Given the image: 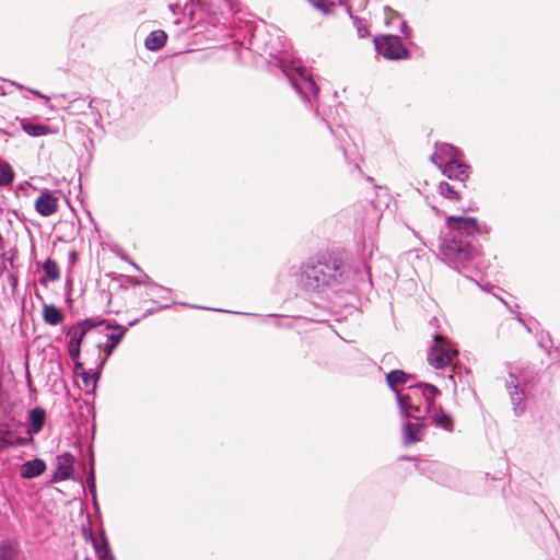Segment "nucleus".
<instances>
[{
  "label": "nucleus",
  "instance_id": "obj_1",
  "mask_svg": "<svg viewBox=\"0 0 560 560\" xmlns=\"http://www.w3.org/2000/svg\"><path fill=\"white\" fill-rule=\"evenodd\" d=\"M448 233L440 238L439 250L443 261L454 270L471 278L480 271V249L475 244L481 234L478 220L472 217L450 215L446 218Z\"/></svg>",
  "mask_w": 560,
  "mask_h": 560
},
{
  "label": "nucleus",
  "instance_id": "obj_2",
  "mask_svg": "<svg viewBox=\"0 0 560 560\" xmlns=\"http://www.w3.org/2000/svg\"><path fill=\"white\" fill-rule=\"evenodd\" d=\"M350 268L340 253L320 254L301 264L298 283L306 292H324L345 284Z\"/></svg>",
  "mask_w": 560,
  "mask_h": 560
},
{
  "label": "nucleus",
  "instance_id": "obj_3",
  "mask_svg": "<svg viewBox=\"0 0 560 560\" xmlns=\"http://www.w3.org/2000/svg\"><path fill=\"white\" fill-rule=\"evenodd\" d=\"M269 55L275 60L273 65L280 68L296 93L312 106L313 100L318 97L319 90L306 69L295 61H289L285 49L270 51Z\"/></svg>",
  "mask_w": 560,
  "mask_h": 560
},
{
  "label": "nucleus",
  "instance_id": "obj_4",
  "mask_svg": "<svg viewBox=\"0 0 560 560\" xmlns=\"http://www.w3.org/2000/svg\"><path fill=\"white\" fill-rule=\"evenodd\" d=\"M506 371L505 388L512 404L513 412L516 417H520L526 410L525 386L527 378L522 369L511 363L506 364Z\"/></svg>",
  "mask_w": 560,
  "mask_h": 560
},
{
  "label": "nucleus",
  "instance_id": "obj_5",
  "mask_svg": "<svg viewBox=\"0 0 560 560\" xmlns=\"http://www.w3.org/2000/svg\"><path fill=\"white\" fill-rule=\"evenodd\" d=\"M458 354L454 345L442 335L434 336V343L428 353V361L434 369H442L452 363Z\"/></svg>",
  "mask_w": 560,
  "mask_h": 560
},
{
  "label": "nucleus",
  "instance_id": "obj_6",
  "mask_svg": "<svg viewBox=\"0 0 560 560\" xmlns=\"http://www.w3.org/2000/svg\"><path fill=\"white\" fill-rule=\"evenodd\" d=\"M375 50L388 60H400L409 56L408 49L396 35H383L373 39Z\"/></svg>",
  "mask_w": 560,
  "mask_h": 560
},
{
  "label": "nucleus",
  "instance_id": "obj_7",
  "mask_svg": "<svg viewBox=\"0 0 560 560\" xmlns=\"http://www.w3.org/2000/svg\"><path fill=\"white\" fill-rule=\"evenodd\" d=\"M415 422L406 420L402 424V442L411 445L421 441L422 433L427 428L423 416H413Z\"/></svg>",
  "mask_w": 560,
  "mask_h": 560
},
{
  "label": "nucleus",
  "instance_id": "obj_8",
  "mask_svg": "<svg viewBox=\"0 0 560 560\" xmlns=\"http://www.w3.org/2000/svg\"><path fill=\"white\" fill-rule=\"evenodd\" d=\"M409 389L416 397L422 396L425 401V412L429 413L436 409L435 398L440 395V389L429 383L420 382L415 385H409Z\"/></svg>",
  "mask_w": 560,
  "mask_h": 560
},
{
  "label": "nucleus",
  "instance_id": "obj_9",
  "mask_svg": "<svg viewBox=\"0 0 560 560\" xmlns=\"http://www.w3.org/2000/svg\"><path fill=\"white\" fill-rule=\"evenodd\" d=\"M409 389L416 397L422 396L425 401V412L429 413L436 409L435 398L440 395V389L429 383L420 382L415 385H409Z\"/></svg>",
  "mask_w": 560,
  "mask_h": 560
},
{
  "label": "nucleus",
  "instance_id": "obj_10",
  "mask_svg": "<svg viewBox=\"0 0 560 560\" xmlns=\"http://www.w3.org/2000/svg\"><path fill=\"white\" fill-rule=\"evenodd\" d=\"M441 170L447 178L452 180H459L460 183H464L466 179H468L470 174V166L460 162L459 159L456 161H445Z\"/></svg>",
  "mask_w": 560,
  "mask_h": 560
},
{
  "label": "nucleus",
  "instance_id": "obj_11",
  "mask_svg": "<svg viewBox=\"0 0 560 560\" xmlns=\"http://www.w3.org/2000/svg\"><path fill=\"white\" fill-rule=\"evenodd\" d=\"M416 396L410 390L408 394H397V404L400 411V417L404 420H408L409 418H413V416H421L420 405L416 400Z\"/></svg>",
  "mask_w": 560,
  "mask_h": 560
},
{
  "label": "nucleus",
  "instance_id": "obj_12",
  "mask_svg": "<svg viewBox=\"0 0 560 560\" xmlns=\"http://www.w3.org/2000/svg\"><path fill=\"white\" fill-rule=\"evenodd\" d=\"M460 155L459 150L448 143H436L435 151L430 156L431 162H433L440 168L444 165L445 161L458 160Z\"/></svg>",
  "mask_w": 560,
  "mask_h": 560
},
{
  "label": "nucleus",
  "instance_id": "obj_13",
  "mask_svg": "<svg viewBox=\"0 0 560 560\" xmlns=\"http://www.w3.org/2000/svg\"><path fill=\"white\" fill-rule=\"evenodd\" d=\"M75 458L72 454L66 452L57 457V468L52 481L67 480L72 477L74 471Z\"/></svg>",
  "mask_w": 560,
  "mask_h": 560
},
{
  "label": "nucleus",
  "instance_id": "obj_14",
  "mask_svg": "<svg viewBox=\"0 0 560 560\" xmlns=\"http://www.w3.org/2000/svg\"><path fill=\"white\" fill-rule=\"evenodd\" d=\"M36 211L43 217H49L58 210V199L49 190L43 191L35 201Z\"/></svg>",
  "mask_w": 560,
  "mask_h": 560
},
{
  "label": "nucleus",
  "instance_id": "obj_15",
  "mask_svg": "<svg viewBox=\"0 0 560 560\" xmlns=\"http://www.w3.org/2000/svg\"><path fill=\"white\" fill-rule=\"evenodd\" d=\"M31 441V438H21L15 435L5 423H0V450L11 446H24Z\"/></svg>",
  "mask_w": 560,
  "mask_h": 560
},
{
  "label": "nucleus",
  "instance_id": "obj_16",
  "mask_svg": "<svg viewBox=\"0 0 560 560\" xmlns=\"http://www.w3.org/2000/svg\"><path fill=\"white\" fill-rule=\"evenodd\" d=\"M418 469L432 479V476L440 474H451L453 477L457 476L455 468L448 467L439 462L423 460L417 465Z\"/></svg>",
  "mask_w": 560,
  "mask_h": 560
},
{
  "label": "nucleus",
  "instance_id": "obj_17",
  "mask_svg": "<svg viewBox=\"0 0 560 560\" xmlns=\"http://www.w3.org/2000/svg\"><path fill=\"white\" fill-rule=\"evenodd\" d=\"M28 428L26 429V433L32 439L33 434H38L44 427L46 420V411L42 407H35L28 412Z\"/></svg>",
  "mask_w": 560,
  "mask_h": 560
},
{
  "label": "nucleus",
  "instance_id": "obj_18",
  "mask_svg": "<svg viewBox=\"0 0 560 560\" xmlns=\"http://www.w3.org/2000/svg\"><path fill=\"white\" fill-rule=\"evenodd\" d=\"M415 376L407 374L402 370H393L386 374V383L388 387L397 395L399 385H413Z\"/></svg>",
  "mask_w": 560,
  "mask_h": 560
},
{
  "label": "nucleus",
  "instance_id": "obj_19",
  "mask_svg": "<svg viewBox=\"0 0 560 560\" xmlns=\"http://www.w3.org/2000/svg\"><path fill=\"white\" fill-rule=\"evenodd\" d=\"M89 538L93 545L98 560H115L104 532H102L100 538H97L90 530Z\"/></svg>",
  "mask_w": 560,
  "mask_h": 560
},
{
  "label": "nucleus",
  "instance_id": "obj_20",
  "mask_svg": "<svg viewBox=\"0 0 560 560\" xmlns=\"http://www.w3.org/2000/svg\"><path fill=\"white\" fill-rule=\"evenodd\" d=\"M46 470V464L40 458L26 460L22 464L20 476L23 479H33L40 476Z\"/></svg>",
  "mask_w": 560,
  "mask_h": 560
},
{
  "label": "nucleus",
  "instance_id": "obj_21",
  "mask_svg": "<svg viewBox=\"0 0 560 560\" xmlns=\"http://www.w3.org/2000/svg\"><path fill=\"white\" fill-rule=\"evenodd\" d=\"M430 413L431 423L436 428L443 429L447 432H453L454 430V421L450 413H446L441 406L439 408L432 410Z\"/></svg>",
  "mask_w": 560,
  "mask_h": 560
},
{
  "label": "nucleus",
  "instance_id": "obj_22",
  "mask_svg": "<svg viewBox=\"0 0 560 560\" xmlns=\"http://www.w3.org/2000/svg\"><path fill=\"white\" fill-rule=\"evenodd\" d=\"M167 39V34L163 30L152 31L144 40V46L151 51L161 49Z\"/></svg>",
  "mask_w": 560,
  "mask_h": 560
},
{
  "label": "nucleus",
  "instance_id": "obj_23",
  "mask_svg": "<svg viewBox=\"0 0 560 560\" xmlns=\"http://www.w3.org/2000/svg\"><path fill=\"white\" fill-rule=\"evenodd\" d=\"M43 317L44 320L51 326H57L63 320L62 312L54 304L44 306Z\"/></svg>",
  "mask_w": 560,
  "mask_h": 560
},
{
  "label": "nucleus",
  "instance_id": "obj_24",
  "mask_svg": "<svg viewBox=\"0 0 560 560\" xmlns=\"http://www.w3.org/2000/svg\"><path fill=\"white\" fill-rule=\"evenodd\" d=\"M18 556V542L13 540H3L0 544V560H16Z\"/></svg>",
  "mask_w": 560,
  "mask_h": 560
},
{
  "label": "nucleus",
  "instance_id": "obj_25",
  "mask_svg": "<svg viewBox=\"0 0 560 560\" xmlns=\"http://www.w3.org/2000/svg\"><path fill=\"white\" fill-rule=\"evenodd\" d=\"M106 329L115 330L114 332L107 335V341L109 343H113L115 347H117L120 343V341L122 340V338L125 337V335L128 330V327H125L119 324H113L110 322V323H107Z\"/></svg>",
  "mask_w": 560,
  "mask_h": 560
},
{
  "label": "nucleus",
  "instance_id": "obj_26",
  "mask_svg": "<svg viewBox=\"0 0 560 560\" xmlns=\"http://www.w3.org/2000/svg\"><path fill=\"white\" fill-rule=\"evenodd\" d=\"M86 334L88 329L83 328L81 324L75 323L67 330V335L70 337L69 343L81 346Z\"/></svg>",
  "mask_w": 560,
  "mask_h": 560
},
{
  "label": "nucleus",
  "instance_id": "obj_27",
  "mask_svg": "<svg viewBox=\"0 0 560 560\" xmlns=\"http://www.w3.org/2000/svg\"><path fill=\"white\" fill-rule=\"evenodd\" d=\"M22 129L31 137H42L50 132V128L43 124H32L22 121Z\"/></svg>",
  "mask_w": 560,
  "mask_h": 560
},
{
  "label": "nucleus",
  "instance_id": "obj_28",
  "mask_svg": "<svg viewBox=\"0 0 560 560\" xmlns=\"http://www.w3.org/2000/svg\"><path fill=\"white\" fill-rule=\"evenodd\" d=\"M82 381L86 387H92V392L95 390L98 378L101 377L100 369H91L80 373Z\"/></svg>",
  "mask_w": 560,
  "mask_h": 560
},
{
  "label": "nucleus",
  "instance_id": "obj_29",
  "mask_svg": "<svg viewBox=\"0 0 560 560\" xmlns=\"http://www.w3.org/2000/svg\"><path fill=\"white\" fill-rule=\"evenodd\" d=\"M438 189L440 195L448 200L457 201L460 199L459 192L453 185L448 184L447 182H441Z\"/></svg>",
  "mask_w": 560,
  "mask_h": 560
},
{
  "label": "nucleus",
  "instance_id": "obj_30",
  "mask_svg": "<svg viewBox=\"0 0 560 560\" xmlns=\"http://www.w3.org/2000/svg\"><path fill=\"white\" fill-rule=\"evenodd\" d=\"M43 269L45 275L50 281H57L60 278V271L57 262L51 259L47 258L43 264Z\"/></svg>",
  "mask_w": 560,
  "mask_h": 560
},
{
  "label": "nucleus",
  "instance_id": "obj_31",
  "mask_svg": "<svg viewBox=\"0 0 560 560\" xmlns=\"http://www.w3.org/2000/svg\"><path fill=\"white\" fill-rule=\"evenodd\" d=\"M348 13L350 15V19L352 20L353 26L357 30L358 36L360 38H365V37L370 36V31H369L366 22L364 20L360 19L359 16L353 15L349 8H348Z\"/></svg>",
  "mask_w": 560,
  "mask_h": 560
},
{
  "label": "nucleus",
  "instance_id": "obj_32",
  "mask_svg": "<svg viewBox=\"0 0 560 560\" xmlns=\"http://www.w3.org/2000/svg\"><path fill=\"white\" fill-rule=\"evenodd\" d=\"M14 179V172L9 164L0 165V187L10 185Z\"/></svg>",
  "mask_w": 560,
  "mask_h": 560
},
{
  "label": "nucleus",
  "instance_id": "obj_33",
  "mask_svg": "<svg viewBox=\"0 0 560 560\" xmlns=\"http://www.w3.org/2000/svg\"><path fill=\"white\" fill-rule=\"evenodd\" d=\"M78 323L81 324V326L83 328L88 329V331H89L90 329H93L95 327L103 326V325L105 326V328H107V323H110V322L103 317H94V318H85Z\"/></svg>",
  "mask_w": 560,
  "mask_h": 560
},
{
  "label": "nucleus",
  "instance_id": "obj_34",
  "mask_svg": "<svg viewBox=\"0 0 560 560\" xmlns=\"http://www.w3.org/2000/svg\"><path fill=\"white\" fill-rule=\"evenodd\" d=\"M459 474L457 472L456 477H453L451 474H440L432 476V480L438 483L444 485L446 487H456V481L458 479Z\"/></svg>",
  "mask_w": 560,
  "mask_h": 560
},
{
  "label": "nucleus",
  "instance_id": "obj_35",
  "mask_svg": "<svg viewBox=\"0 0 560 560\" xmlns=\"http://www.w3.org/2000/svg\"><path fill=\"white\" fill-rule=\"evenodd\" d=\"M86 485H88L91 495L93 497L94 501H96V485H95V475H94V468H93V458H91L90 469L86 475Z\"/></svg>",
  "mask_w": 560,
  "mask_h": 560
},
{
  "label": "nucleus",
  "instance_id": "obj_36",
  "mask_svg": "<svg viewBox=\"0 0 560 560\" xmlns=\"http://www.w3.org/2000/svg\"><path fill=\"white\" fill-rule=\"evenodd\" d=\"M143 283H147V284L151 285L150 291L148 292V295L156 294L158 291H163V292H166V293L171 292V290L167 289V288H164V287H162L160 284H156V283H152L149 276H145V279H144Z\"/></svg>",
  "mask_w": 560,
  "mask_h": 560
},
{
  "label": "nucleus",
  "instance_id": "obj_37",
  "mask_svg": "<svg viewBox=\"0 0 560 560\" xmlns=\"http://www.w3.org/2000/svg\"><path fill=\"white\" fill-rule=\"evenodd\" d=\"M68 352L72 361H78L81 354V346L68 343Z\"/></svg>",
  "mask_w": 560,
  "mask_h": 560
},
{
  "label": "nucleus",
  "instance_id": "obj_38",
  "mask_svg": "<svg viewBox=\"0 0 560 560\" xmlns=\"http://www.w3.org/2000/svg\"><path fill=\"white\" fill-rule=\"evenodd\" d=\"M315 8L328 13L327 8L325 7L324 0H308Z\"/></svg>",
  "mask_w": 560,
  "mask_h": 560
},
{
  "label": "nucleus",
  "instance_id": "obj_39",
  "mask_svg": "<svg viewBox=\"0 0 560 560\" xmlns=\"http://www.w3.org/2000/svg\"><path fill=\"white\" fill-rule=\"evenodd\" d=\"M170 306H171V304H165V305H161V306H159V307H156V308H150V310H147V311L143 313V315L141 316V318H145V317H148L149 315H151V314L155 313L156 311L164 310V308H167V307H170Z\"/></svg>",
  "mask_w": 560,
  "mask_h": 560
},
{
  "label": "nucleus",
  "instance_id": "obj_40",
  "mask_svg": "<svg viewBox=\"0 0 560 560\" xmlns=\"http://www.w3.org/2000/svg\"><path fill=\"white\" fill-rule=\"evenodd\" d=\"M28 91H30L32 94H34L35 96H37V97H39V98L44 100L45 104H47V105L49 104V102H50L49 97H48V96H46V95H44L42 92H39V91H37V90H32V89H30Z\"/></svg>",
  "mask_w": 560,
  "mask_h": 560
},
{
  "label": "nucleus",
  "instance_id": "obj_41",
  "mask_svg": "<svg viewBox=\"0 0 560 560\" xmlns=\"http://www.w3.org/2000/svg\"><path fill=\"white\" fill-rule=\"evenodd\" d=\"M400 31H401V33H402L405 36H407V37H409V36H410L411 31H410V28L408 27V25H407L406 21H404V20H401V21H400Z\"/></svg>",
  "mask_w": 560,
  "mask_h": 560
},
{
  "label": "nucleus",
  "instance_id": "obj_42",
  "mask_svg": "<svg viewBox=\"0 0 560 560\" xmlns=\"http://www.w3.org/2000/svg\"><path fill=\"white\" fill-rule=\"evenodd\" d=\"M73 362V365H74V372L77 374H80L81 372H84L86 371L84 368H83V363L80 361V359L78 361H72Z\"/></svg>",
  "mask_w": 560,
  "mask_h": 560
},
{
  "label": "nucleus",
  "instance_id": "obj_43",
  "mask_svg": "<svg viewBox=\"0 0 560 560\" xmlns=\"http://www.w3.org/2000/svg\"><path fill=\"white\" fill-rule=\"evenodd\" d=\"M116 349V347L113 343H109L108 341L104 346V352L106 357L108 358L113 351Z\"/></svg>",
  "mask_w": 560,
  "mask_h": 560
},
{
  "label": "nucleus",
  "instance_id": "obj_44",
  "mask_svg": "<svg viewBox=\"0 0 560 560\" xmlns=\"http://www.w3.org/2000/svg\"><path fill=\"white\" fill-rule=\"evenodd\" d=\"M384 11H385V15L387 19H393L394 16H399V14L394 11L393 9H390L389 7H385L384 8Z\"/></svg>",
  "mask_w": 560,
  "mask_h": 560
},
{
  "label": "nucleus",
  "instance_id": "obj_45",
  "mask_svg": "<svg viewBox=\"0 0 560 560\" xmlns=\"http://www.w3.org/2000/svg\"><path fill=\"white\" fill-rule=\"evenodd\" d=\"M265 318H276L275 326H277V327H281L282 326V324L278 319L277 315L270 314V315H267Z\"/></svg>",
  "mask_w": 560,
  "mask_h": 560
},
{
  "label": "nucleus",
  "instance_id": "obj_46",
  "mask_svg": "<svg viewBox=\"0 0 560 560\" xmlns=\"http://www.w3.org/2000/svg\"><path fill=\"white\" fill-rule=\"evenodd\" d=\"M10 278H11V285H12V287H13V289H14V288L16 287V284H18V279H16V277H14V276H11Z\"/></svg>",
  "mask_w": 560,
  "mask_h": 560
},
{
  "label": "nucleus",
  "instance_id": "obj_47",
  "mask_svg": "<svg viewBox=\"0 0 560 560\" xmlns=\"http://www.w3.org/2000/svg\"><path fill=\"white\" fill-rule=\"evenodd\" d=\"M373 231H374V223L372 222V224H371V232H373ZM369 237L371 240V247H373L374 244H373L372 233L369 234Z\"/></svg>",
  "mask_w": 560,
  "mask_h": 560
},
{
  "label": "nucleus",
  "instance_id": "obj_48",
  "mask_svg": "<svg viewBox=\"0 0 560 560\" xmlns=\"http://www.w3.org/2000/svg\"><path fill=\"white\" fill-rule=\"evenodd\" d=\"M140 319H141V318H136V319L131 320V322L128 324V327H132V326H135L137 323H139V322H140Z\"/></svg>",
  "mask_w": 560,
  "mask_h": 560
},
{
  "label": "nucleus",
  "instance_id": "obj_49",
  "mask_svg": "<svg viewBox=\"0 0 560 560\" xmlns=\"http://www.w3.org/2000/svg\"><path fill=\"white\" fill-rule=\"evenodd\" d=\"M167 294L166 292H163V291H158V293L155 295L162 298V299H166V295Z\"/></svg>",
  "mask_w": 560,
  "mask_h": 560
},
{
  "label": "nucleus",
  "instance_id": "obj_50",
  "mask_svg": "<svg viewBox=\"0 0 560 560\" xmlns=\"http://www.w3.org/2000/svg\"><path fill=\"white\" fill-rule=\"evenodd\" d=\"M243 315H246V316H258L257 314H254V313H242Z\"/></svg>",
  "mask_w": 560,
  "mask_h": 560
},
{
  "label": "nucleus",
  "instance_id": "obj_51",
  "mask_svg": "<svg viewBox=\"0 0 560 560\" xmlns=\"http://www.w3.org/2000/svg\"><path fill=\"white\" fill-rule=\"evenodd\" d=\"M517 319H518V322H520V323H522V324L525 326L524 320H523L520 316H518V318H517Z\"/></svg>",
  "mask_w": 560,
  "mask_h": 560
},
{
  "label": "nucleus",
  "instance_id": "obj_52",
  "mask_svg": "<svg viewBox=\"0 0 560 560\" xmlns=\"http://www.w3.org/2000/svg\"><path fill=\"white\" fill-rule=\"evenodd\" d=\"M132 266L136 268V269H140L138 265H136L135 262H132Z\"/></svg>",
  "mask_w": 560,
  "mask_h": 560
},
{
  "label": "nucleus",
  "instance_id": "obj_53",
  "mask_svg": "<svg viewBox=\"0 0 560 560\" xmlns=\"http://www.w3.org/2000/svg\"><path fill=\"white\" fill-rule=\"evenodd\" d=\"M16 86H18L19 89H24V86H23V85H21V84H16Z\"/></svg>",
  "mask_w": 560,
  "mask_h": 560
},
{
  "label": "nucleus",
  "instance_id": "obj_54",
  "mask_svg": "<svg viewBox=\"0 0 560 560\" xmlns=\"http://www.w3.org/2000/svg\"><path fill=\"white\" fill-rule=\"evenodd\" d=\"M432 210L435 211L436 213L439 212V210L435 207H432Z\"/></svg>",
  "mask_w": 560,
  "mask_h": 560
}]
</instances>
